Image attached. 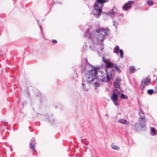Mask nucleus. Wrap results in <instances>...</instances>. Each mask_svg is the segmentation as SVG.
<instances>
[{
    "mask_svg": "<svg viewBox=\"0 0 157 157\" xmlns=\"http://www.w3.org/2000/svg\"><path fill=\"white\" fill-rule=\"evenodd\" d=\"M151 133L152 135H155L156 134L157 131L153 127L151 128Z\"/></svg>",
    "mask_w": 157,
    "mask_h": 157,
    "instance_id": "nucleus-13",
    "label": "nucleus"
},
{
    "mask_svg": "<svg viewBox=\"0 0 157 157\" xmlns=\"http://www.w3.org/2000/svg\"><path fill=\"white\" fill-rule=\"evenodd\" d=\"M151 79L150 78H147L146 79H144L143 82L142 83L143 85V88H144L145 86H148L150 84Z\"/></svg>",
    "mask_w": 157,
    "mask_h": 157,
    "instance_id": "nucleus-7",
    "label": "nucleus"
},
{
    "mask_svg": "<svg viewBox=\"0 0 157 157\" xmlns=\"http://www.w3.org/2000/svg\"><path fill=\"white\" fill-rule=\"evenodd\" d=\"M118 122L125 125H128L129 124V122L126 119H121L118 120Z\"/></svg>",
    "mask_w": 157,
    "mask_h": 157,
    "instance_id": "nucleus-12",
    "label": "nucleus"
},
{
    "mask_svg": "<svg viewBox=\"0 0 157 157\" xmlns=\"http://www.w3.org/2000/svg\"><path fill=\"white\" fill-rule=\"evenodd\" d=\"M120 53V54L121 57L122 58L123 55V50L122 49H120L119 51Z\"/></svg>",
    "mask_w": 157,
    "mask_h": 157,
    "instance_id": "nucleus-20",
    "label": "nucleus"
},
{
    "mask_svg": "<svg viewBox=\"0 0 157 157\" xmlns=\"http://www.w3.org/2000/svg\"><path fill=\"white\" fill-rule=\"evenodd\" d=\"M134 2L133 1H128L127 3H125L123 6V10H127L128 9H130L132 6V5L133 4Z\"/></svg>",
    "mask_w": 157,
    "mask_h": 157,
    "instance_id": "nucleus-6",
    "label": "nucleus"
},
{
    "mask_svg": "<svg viewBox=\"0 0 157 157\" xmlns=\"http://www.w3.org/2000/svg\"><path fill=\"white\" fill-rule=\"evenodd\" d=\"M98 73L97 70L96 69H94L89 71V74L90 76H92L95 78V76Z\"/></svg>",
    "mask_w": 157,
    "mask_h": 157,
    "instance_id": "nucleus-9",
    "label": "nucleus"
},
{
    "mask_svg": "<svg viewBox=\"0 0 157 157\" xmlns=\"http://www.w3.org/2000/svg\"><path fill=\"white\" fill-rule=\"evenodd\" d=\"M147 3L148 5H149L150 6H152L153 4V2L151 1H147Z\"/></svg>",
    "mask_w": 157,
    "mask_h": 157,
    "instance_id": "nucleus-21",
    "label": "nucleus"
},
{
    "mask_svg": "<svg viewBox=\"0 0 157 157\" xmlns=\"http://www.w3.org/2000/svg\"><path fill=\"white\" fill-rule=\"evenodd\" d=\"M114 67L116 69V70L117 71L118 73H120L121 72V70L120 69L117 67V66L115 65L114 66Z\"/></svg>",
    "mask_w": 157,
    "mask_h": 157,
    "instance_id": "nucleus-18",
    "label": "nucleus"
},
{
    "mask_svg": "<svg viewBox=\"0 0 157 157\" xmlns=\"http://www.w3.org/2000/svg\"><path fill=\"white\" fill-rule=\"evenodd\" d=\"M109 1V0H96L94 4L98 5L99 4H101V5L103 6L104 3L107 2Z\"/></svg>",
    "mask_w": 157,
    "mask_h": 157,
    "instance_id": "nucleus-11",
    "label": "nucleus"
},
{
    "mask_svg": "<svg viewBox=\"0 0 157 157\" xmlns=\"http://www.w3.org/2000/svg\"><path fill=\"white\" fill-rule=\"evenodd\" d=\"M101 81L107 82L110 80V78L107 73L105 74L104 77L103 76L101 77V78L100 79Z\"/></svg>",
    "mask_w": 157,
    "mask_h": 157,
    "instance_id": "nucleus-10",
    "label": "nucleus"
},
{
    "mask_svg": "<svg viewBox=\"0 0 157 157\" xmlns=\"http://www.w3.org/2000/svg\"><path fill=\"white\" fill-rule=\"evenodd\" d=\"M142 113V114H143L144 113H143V112H140V113H139V114H141Z\"/></svg>",
    "mask_w": 157,
    "mask_h": 157,
    "instance_id": "nucleus-25",
    "label": "nucleus"
},
{
    "mask_svg": "<svg viewBox=\"0 0 157 157\" xmlns=\"http://www.w3.org/2000/svg\"><path fill=\"white\" fill-rule=\"evenodd\" d=\"M30 148L33 151H34L35 150V146L34 144L31 143L30 144Z\"/></svg>",
    "mask_w": 157,
    "mask_h": 157,
    "instance_id": "nucleus-16",
    "label": "nucleus"
},
{
    "mask_svg": "<svg viewBox=\"0 0 157 157\" xmlns=\"http://www.w3.org/2000/svg\"><path fill=\"white\" fill-rule=\"evenodd\" d=\"M115 9H116V8H113V10H114Z\"/></svg>",
    "mask_w": 157,
    "mask_h": 157,
    "instance_id": "nucleus-28",
    "label": "nucleus"
},
{
    "mask_svg": "<svg viewBox=\"0 0 157 157\" xmlns=\"http://www.w3.org/2000/svg\"><path fill=\"white\" fill-rule=\"evenodd\" d=\"M114 53H118L119 52V48L118 46H116L114 48Z\"/></svg>",
    "mask_w": 157,
    "mask_h": 157,
    "instance_id": "nucleus-15",
    "label": "nucleus"
},
{
    "mask_svg": "<svg viewBox=\"0 0 157 157\" xmlns=\"http://www.w3.org/2000/svg\"><path fill=\"white\" fill-rule=\"evenodd\" d=\"M153 92V90H147V92L149 94H151Z\"/></svg>",
    "mask_w": 157,
    "mask_h": 157,
    "instance_id": "nucleus-22",
    "label": "nucleus"
},
{
    "mask_svg": "<svg viewBox=\"0 0 157 157\" xmlns=\"http://www.w3.org/2000/svg\"><path fill=\"white\" fill-rule=\"evenodd\" d=\"M94 84H95L97 86L98 85V83H97V82H95Z\"/></svg>",
    "mask_w": 157,
    "mask_h": 157,
    "instance_id": "nucleus-26",
    "label": "nucleus"
},
{
    "mask_svg": "<svg viewBox=\"0 0 157 157\" xmlns=\"http://www.w3.org/2000/svg\"><path fill=\"white\" fill-rule=\"evenodd\" d=\"M129 69L131 73H133L135 72V68L133 66H130L129 67Z\"/></svg>",
    "mask_w": 157,
    "mask_h": 157,
    "instance_id": "nucleus-14",
    "label": "nucleus"
},
{
    "mask_svg": "<svg viewBox=\"0 0 157 157\" xmlns=\"http://www.w3.org/2000/svg\"><path fill=\"white\" fill-rule=\"evenodd\" d=\"M112 146L113 149H114L118 150L119 149V147L117 146L112 145Z\"/></svg>",
    "mask_w": 157,
    "mask_h": 157,
    "instance_id": "nucleus-19",
    "label": "nucleus"
},
{
    "mask_svg": "<svg viewBox=\"0 0 157 157\" xmlns=\"http://www.w3.org/2000/svg\"><path fill=\"white\" fill-rule=\"evenodd\" d=\"M144 117H141V118L142 119H144Z\"/></svg>",
    "mask_w": 157,
    "mask_h": 157,
    "instance_id": "nucleus-27",
    "label": "nucleus"
},
{
    "mask_svg": "<svg viewBox=\"0 0 157 157\" xmlns=\"http://www.w3.org/2000/svg\"><path fill=\"white\" fill-rule=\"evenodd\" d=\"M114 103V104L116 105L117 106V101H113Z\"/></svg>",
    "mask_w": 157,
    "mask_h": 157,
    "instance_id": "nucleus-24",
    "label": "nucleus"
},
{
    "mask_svg": "<svg viewBox=\"0 0 157 157\" xmlns=\"http://www.w3.org/2000/svg\"><path fill=\"white\" fill-rule=\"evenodd\" d=\"M103 60L106 63L105 67L106 68L113 67V64L111 62H108V60H105L104 58L103 59Z\"/></svg>",
    "mask_w": 157,
    "mask_h": 157,
    "instance_id": "nucleus-8",
    "label": "nucleus"
},
{
    "mask_svg": "<svg viewBox=\"0 0 157 157\" xmlns=\"http://www.w3.org/2000/svg\"><path fill=\"white\" fill-rule=\"evenodd\" d=\"M103 5H101L99 6L98 5L94 4V10L93 11L94 14L97 17H99L101 14L102 11Z\"/></svg>",
    "mask_w": 157,
    "mask_h": 157,
    "instance_id": "nucleus-1",
    "label": "nucleus"
},
{
    "mask_svg": "<svg viewBox=\"0 0 157 157\" xmlns=\"http://www.w3.org/2000/svg\"><path fill=\"white\" fill-rule=\"evenodd\" d=\"M109 29L107 27L102 28H98L96 29V32L98 33H101L103 32L104 34L101 35V36L103 37L107 33V32L109 31Z\"/></svg>",
    "mask_w": 157,
    "mask_h": 157,
    "instance_id": "nucleus-4",
    "label": "nucleus"
},
{
    "mask_svg": "<svg viewBox=\"0 0 157 157\" xmlns=\"http://www.w3.org/2000/svg\"><path fill=\"white\" fill-rule=\"evenodd\" d=\"M95 78L88 74L86 75L83 79L84 81H86L88 83H91L94 81Z\"/></svg>",
    "mask_w": 157,
    "mask_h": 157,
    "instance_id": "nucleus-5",
    "label": "nucleus"
},
{
    "mask_svg": "<svg viewBox=\"0 0 157 157\" xmlns=\"http://www.w3.org/2000/svg\"><path fill=\"white\" fill-rule=\"evenodd\" d=\"M52 42L55 44L57 43V41L56 40H52Z\"/></svg>",
    "mask_w": 157,
    "mask_h": 157,
    "instance_id": "nucleus-23",
    "label": "nucleus"
},
{
    "mask_svg": "<svg viewBox=\"0 0 157 157\" xmlns=\"http://www.w3.org/2000/svg\"><path fill=\"white\" fill-rule=\"evenodd\" d=\"M121 81V79L120 78L117 77L116 78L114 81L113 85L116 88L119 90V91L122 92V91L121 90V87L120 84Z\"/></svg>",
    "mask_w": 157,
    "mask_h": 157,
    "instance_id": "nucleus-2",
    "label": "nucleus"
},
{
    "mask_svg": "<svg viewBox=\"0 0 157 157\" xmlns=\"http://www.w3.org/2000/svg\"><path fill=\"white\" fill-rule=\"evenodd\" d=\"M121 92V91H118L117 89L114 90L112 95L110 96L111 99L113 101H117V94H120Z\"/></svg>",
    "mask_w": 157,
    "mask_h": 157,
    "instance_id": "nucleus-3",
    "label": "nucleus"
},
{
    "mask_svg": "<svg viewBox=\"0 0 157 157\" xmlns=\"http://www.w3.org/2000/svg\"><path fill=\"white\" fill-rule=\"evenodd\" d=\"M120 97L121 98L127 99L128 98V97L124 95V94H121V95Z\"/></svg>",
    "mask_w": 157,
    "mask_h": 157,
    "instance_id": "nucleus-17",
    "label": "nucleus"
}]
</instances>
